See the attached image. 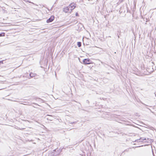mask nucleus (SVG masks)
Instances as JSON below:
<instances>
[{"label":"nucleus","instance_id":"obj_13","mask_svg":"<svg viewBox=\"0 0 156 156\" xmlns=\"http://www.w3.org/2000/svg\"><path fill=\"white\" fill-rule=\"evenodd\" d=\"M87 102H89V101L88 100H87Z\"/></svg>","mask_w":156,"mask_h":156},{"label":"nucleus","instance_id":"obj_5","mask_svg":"<svg viewBox=\"0 0 156 156\" xmlns=\"http://www.w3.org/2000/svg\"><path fill=\"white\" fill-rule=\"evenodd\" d=\"M46 117H47V119L48 120H49L50 121L52 120L53 117L52 116L47 115H46Z\"/></svg>","mask_w":156,"mask_h":156},{"label":"nucleus","instance_id":"obj_2","mask_svg":"<svg viewBox=\"0 0 156 156\" xmlns=\"http://www.w3.org/2000/svg\"><path fill=\"white\" fill-rule=\"evenodd\" d=\"M68 6L69 8L71 10V11H72V10L73 9L76 7L75 4L74 3H71Z\"/></svg>","mask_w":156,"mask_h":156},{"label":"nucleus","instance_id":"obj_14","mask_svg":"<svg viewBox=\"0 0 156 156\" xmlns=\"http://www.w3.org/2000/svg\"><path fill=\"white\" fill-rule=\"evenodd\" d=\"M50 153H49V155H50Z\"/></svg>","mask_w":156,"mask_h":156},{"label":"nucleus","instance_id":"obj_10","mask_svg":"<svg viewBox=\"0 0 156 156\" xmlns=\"http://www.w3.org/2000/svg\"><path fill=\"white\" fill-rule=\"evenodd\" d=\"M76 16H78V14L77 12H76Z\"/></svg>","mask_w":156,"mask_h":156},{"label":"nucleus","instance_id":"obj_7","mask_svg":"<svg viewBox=\"0 0 156 156\" xmlns=\"http://www.w3.org/2000/svg\"><path fill=\"white\" fill-rule=\"evenodd\" d=\"M36 75V74L33 73H30V76L31 77H33L35 76Z\"/></svg>","mask_w":156,"mask_h":156},{"label":"nucleus","instance_id":"obj_1","mask_svg":"<svg viewBox=\"0 0 156 156\" xmlns=\"http://www.w3.org/2000/svg\"><path fill=\"white\" fill-rule=\"evenodd\" d=\"M63 11L66 13L69 12L71 13L72 11H71V10L69 8V6L63 8Z\"/></svg>","mask_w":156,"mask_h":156},{"label":"nucleus","instance_id":"obj_8","mask_svg":"<svg viewBox=\"0 0 156 156\" xmlns=\"http://www.w3.org/2000/svg\"><path fill=\"white\" fill-rule=\"evenodd\" d=\"M77 45L79 47H80L81 46V42H77Z\"/></svg>","mask_w":156,"mask_h":156},{"label":"nucleus","instance_id":"obj_11","mask_svg":"<svg viewBox=\"0 0 156 156\" xmlns=\"http://www.w3.org/2000/svg\"><path fill=\"white\" fill-rule=\"evenodd\" d=\"M1 63H2V61H0V64Z\"/></svg>","mask_w":156,"mask_h":156},{"label":"nucleus","instance_id":"obj_15","mask_svg":"<svg viewBox=\"0 0 156 156\" xmlns=\"http://www.w3.org/2000/svg\"><path fill=\"white\" fill-rule=\"evenodd\" d=\"M118 37L119 38V36H118Z\"/></svg>","mask_w":156,"mask_h":156},{"label":"nucleus","instance_id":"obj_9","mask_svg":"<svg viewBox=\"0 0 156 156\" xmlns=\"http://www.w3.org/2000/svg\"><path fill=\"white\" fill-rule=\"evenodd\" d=\"M25 129V128H17V129H20V130H23L24 129Z\"/></svg>","mask_w":156,"mask_h":156},{"label":"nucleus","instance_id":"obj_6","mask_svg":"<svg viewBox=\"0 0 156 156\" xmlns=\"http://www.w3.org/2000/svg\"><path fill=\"white\" fill-rule=\"evenodd\" d=\"M146 140V138H144L142 137L140 138L139 139H138L136 140L137 142H143L144 140Z\"/></svg>","mask_w":156,"mask_h":156},{"label":"nucleus","instance_id":"obj_4","mask_svg":"<svg viewBox=\"0 0 156 156\" xmlns=\"http://www.w3.org/2000/svg\"><path fill=\"white\" fill-rule=\"evenodd\" d=\"M90 60L89 59H85L83 60V63L86 64H90Z\"/></svg>","mask_w":156,"mask_h":156},{"label":"nucleus","instance_id":"obj_12","mask_svg":"<svg viewBox=\"0 0 156 156\" xmlns=\"http://www.w3.org/2000/svg\"><path fill=\"white\" fill-rule=\"evenodd\" d=\"M1 34H0V36H2V35H1Z\"/></svg>","mask_w":156,"mask_h":156},{"label":"nucleus","instance_id":"obj_3","mask_svg":"<svg viewBox=\"0 0 156 156\" xmlns=\"http://www.w3.org/2000/svg\"><path fill=\"white\" fill-rule=\"evenodd\" d=\"M55 17L53 16H51V17L47 20V23H49L52 22L54 19Z\"/></svg>","mask_w":156,"mask_h":156}]
</instances>
